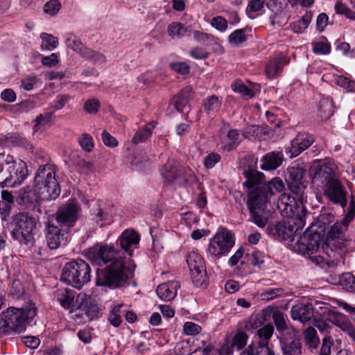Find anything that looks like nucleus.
I'll list each match as a JSON object with an SVG mask.
<instances>
[{"label":"nucleus","mask_w":355,"mask_h":355,"mask_svg":"<svg viewBox=\"0 0 355 355\" xmlns=\"http://www.w3.org/2000/svg\"><path fill=\"white\" fill-rule=\"evenodd\" d=\"M58 301L65 309H69L73 306L74 292L68 288L58 289L56 293Z\"/></svg>","instance_id":"obj_31"},{"label":"nucleus","mask_w":355,"mask_h":355,"mask_svg":"<svg viewBox=\"0 0 355 355\" xmlns=\"http://www.w3.org/2000/svg\"><path fill=\"white\" fill-rule=\"evenodd\" d=\"M284 155L281 151H272L266 154L261 159V168L264 171H272L281 166Z\"/></svg>","instance_id":"obj_26"},{"label":"nucleus","mask_w":355,"mask_h":355,"mask_svg":"<svg viewBox=\"0 0 355 355\" xmlns=\"http://www.w3.org/2000/svg\"><path fill=\"white\" fill-rule=\"evenodd\" d=\"M336 83L339 86L347 89L349 92L355 91V82L349 80L347 77L343 76H339L336 80Z\"/></svg>","instance_id":"obj_59"},{"label":"nucleus","mask_w":355,"mask_h":355,"mask_svg":"<svg viewBox=\"0 0 355 355\" xmlns=\"http://www.w3.org/2000/svg\"><path fill=\"white\" fill-rule=\"evenodd\" d=\"M245 327L248 330H252L253 332L255 330L256 334L259 339L258 345L263 344L266 342L268 345L269 340L270 339L274 332V327L272 324H268L263 327L259 328L257 322L252 323V321L246 324Z\"/></svg>","instance_id":"obj_25"},{"label":"nucleus","mask_w":355,"mask_h":355,"mask_svg":"<svg viewBox=\"0 0 355 355\" xmlns=\"http://www.w3.org/2000/svg\"><path fill=\"white\" fill-rule=\"evenodd\" d=\"M193 37L198 42L204 45H207L213 39V36L211 34L205 33L199 31H195L193 32Z\"/></svg>","instance_id":"obj_60"},{"label":"nucleus","mask_w":355,"mask_h":355,"mask_svg":"<svg viewBox=\"0 0 355 355\" xmlns=\"http://www.w3.org/2000/svg\"><path fill=\"white\" fill-rule=\"evenodd\" d=\"M180 287V284L178 282L171 281L159 284L156 289V293L162 300L171 301L177 295L178 289Z\"/></svg>","instance_id":"obj_24"},{"label":"nucleus","mask_w":355,"mask_h":355,"mask_svg":"<svg viewBox=\"0 0 355 355\" xmlns=\"http://www.w3.org/2000/svg\"><path fill=\"white\" fill-rule=\"evenodd\" d=\"M263 258V253L259 250H253L251 253H247L245 257L248 262L254 267H258L259 268H261L264 263Z\"/></svg>","instance_id":"obj_46"},{"label":"nucleus","mask_w":355,"mask_h":355,"mask_svg":"<svg viewBox=\"0 0 355 355\" xmlns=\"http://www.w3.org/2000/svg\"><path fill=\"white\" fill-rule=\"evenodd\" d=\"M93 219H95L96 222L105 221L108 219V213L105 211L103 207L98 205L97 208L93 210L92 213Z\"/></svg>","instance_id":"obj_63"},{"label":"nucleus","mask_w":355,"mask_h":355,"mask_svg":"<svg viewBox=\"0 0 355 355\" xmlns=\"http://www.w3.org/2000/svg\"><path fill=\"white\" fill-rule=\"evenodd\" d=\"M168 34L173 38H182L191 33L190 26H186L185 24L175 21L172 22L168 26L167 28Z\"/></svg>","instance_id":"obj_30"},{"label":"nucleus","mask_w":355,"mask_h":355,"mask_svg":"<svg viewBox=\"0 0 355 355\" xmlns=\"http://www.w3.org/2000/svg\"><path fill=\"white\" fill-rule=\"evenodd\" d=\"M37 222L38 219L28 212H19L16 214L12 220V238L20 244L33 246Z\"/></svg>","instance_id":"obj_6"},{"label":"nucleus","mask_w":355,"mask_h":355,"mask_svg":"<svg viewBox=\"0 0 355 355\" xmlns=\"http://www.w3.org/2000/svg\"><path fill=\"white\" fill-rule=\"evenodd\" d=\"M221 103L219 101L218 97L212 95L207 97L203 103V110L207 114L209 115L217 112L220 107Z\"/></svg>","instance_id":"obj_37"},{"label":"nucleus","mask_w":355,"mask_h":355,"mask_svg":"<svg viewBox=\"0 0 355 355\" xmlns=\"http://www.w3.org/2000/svg\"><path fill=\"white\" fill-rule=\"evenodd\" d=\"M248 339V336L246 333L238 331L232 338L231 347L239 351L246 345Z\"/></svg>","instance_id":"obj_44"},{"label":"nucleus","mask_w":355,"mask_h":355,"mask_svg":"<svg viewBox=\"0 0 355 355\" xmlns=\"http://www.w3.org/2000/svg\"><path fill=\"white\" fill-rule=\"evenodd\" d=\"M80 309L83 310L89 320L98 318L101 315V311L98 306L91 300L87 299L84 303L80 305Z\"/></svg>","instance_id":"obj_35"},{"label":"nucleus","mask_w":355,"mask_h":355,"mask_svg":"<svg viewBox=\"0 0 355 355\" xmlns=\"http://www.w3.org/2000/svg\"><path fill=\"white\" fill-rule=\"evenodd\" d=\"M318 110L322 119H329L333 114L332 103L327 99L320 101Z\"/></svg>","instance_id":"obj_51"},{"label":"nucleus","mask_w":355,"mask_h":355,"mask_svg":"<svg viewBox=\"0 0 355 355\" xmlns=\"http://www.w3.org/2000/svg\"><path fill=\"white\" fill-rule=\"evenodd\" d=\"M245 31L246 28H241L233 31L229 36V42L235 45H238L245 42L247 40Z\"/></svg>","instance_id":"obj_48"},{"label":"nucleus","mask_w":355,"mask_h":355,"mask_svg":"<svg viewBox=\"0 0 355 355\" xmlns=\"http://www.w3.org/2000/svg\"><path fill=\"white\" fill-rule=\"evenodd\" d=\"M135 268L132 259L119 258L96 270V284L110 288H121L133 277Z\"/></svg>","instance_id":"obj_4"},{"label":"nucleus","mask_w":355,"mask_h":355,"mask_svg":"<svg viewBox=\"0 0 355 355\" xmlns=\"http://www.w3.org/2000/svg\"><path fill=\"white\" fill-rule=\"evenodd\" d=\"M100 107V102L96 98L87 100L84 104V110L89 114H96Z\"/></svg>","instance_id":"obj_57"},{"label":"nucleus","mask_w":355,"mask_h":355,"mask_svg":"<svg viewBox=\"0 0 355 355\" xmlns=\"http://www.w3.org/2000/svg\"><path fill=\"white\" fill-rule=\"evenodd\" d=\"M286 171L288 187L290 191L293 194L298 195L300 200L306 199V196L304 194L306 184L303 180L306 169L303 166L297 164L289 166Z\"/></svg>","instance_id":"obj_15"},{"label":"nucleus","mask_w":355,"mask_h":355,"mask_svg":"<svg viewBox=\"0 0 355 355\" xmlns=\"http://www.w3.org/2000/svg\"><path fill=\"white\" fill-rule=\"evenodd\" d=\"M314 141L313 135L306 132L298 133L291 141V146L286 148V154L289 158L295 157L311 146Z\"/></svg>","instance_id":"obj_20"},{"label":"nucleus","mask_w":355,"mask_h":355,"mask_svg":"<svg viewBox=\"0 0 355 355\" xmlns=\"http://www.w3.org/2000/svg\"><path fill=\"white\" fill-rule=\"evenodd\" d=\"M315 227V225H309L302 235L297 236L296 241L295 237L291 239L292 245L295 251L309 254H312L318 251L325 235L320 234Z\"/></svg>","instance_id":"obj_9"},{"label":"nucleus","mask_w":355,"mask_h":355,"mask_svg":"<svg viewBox=\"0 0 355 355\" xmlns=\"http://www.w3.org/2000/svg\"><path fill=\"white\" fill-rule=\"evenodd\" d=\"M36 315L37 307L31 301L21 308H8L0 313V336L24 332Z\"/></svg>","instance_id":"obj_3"},{"label":"nucleus","mask_w":355,"mask_h":355,"mask_svg":"<svg viewBox=\"0 0 355 355\" xmlns=\"http://www.w3.org/2000/svg\"><path fill=\"white\" fill-rule=\"evenodd\" d=\"M304 201H306V199L300 200L298 195L291 196L284 193L279 198L277 206L284 218L295 220L299 217L306 221V217L309 216L311 214L304 207Z\"/></svg>","instance_id":"obj_8"},{"label":"nucleus","mask_w":355,"mask_h":355,"mask_svg":"<svg viewBox=\"0 0 355 355\" xmlns=\"http://www.w3.org/2000/svg\"><path fill=\"white\" fill-rule=\"evenodd\" d=\"M306 224V221L301 218L297 219H287L277 223L275 225H268L267 232L269 235L279 241H286L293 237L297 238V230L302 229Z\"/></svg>","instance_id":"obj_11"},{"label":"nucleus","mask_w":355,"mask_h":355,"mask_svg":"<svg viewBox=\"0 0 355 355\" xmlns=\"http://www.w3.org/2000/svg\"><path fill=\"white\" fill-rule=\"evenodd\" d=\"M333 345L331 336H325L320 350V355H330L331 347Z\"/></svg>","instance_id":"obj_64"},{"label":"nucleus","mask_w":355,"mask_h":355,"mask_svg":"<svg viewBox=\"0 0 355 355\" xmlns=\"http://www.w3.org/2000/svg\"><path fill=\"white\" fill-rule=\"evenodd\" d=\"M234 245V239L232 233L227 229L221 227L210 240L207 251L212 256L220 257L227 254Z\"/></svg>","instance_id":"obj_12"},{"label":"nucleus","mask_w":355,"mask_h":355,"mask_svg":"<svg viewBox=\"0 0 355 355\" xmlns=\"http://www.w3.org/2000/svg\"><path fill=\"white\" fill-rule=\"evenodd\" d=\"M336 166L333 159L326 158L323 160H316L315 164L310 168L309 175L313 180L320 181L325 184L327 182L337 179L336 178Z\"/></svg>","instance_id":"obj_14"},{"label":"nucleus","mask_w":355,"mask_h":355,"mask_svg":"<svg viewBox=\"0 0 355 355\" xmlns=\"http://www.w3.org/2000/svg\"><path fill=\"white\" fill-rule=\"evenodd\" d=\"M121 253V250L115 248L113 245L101 243L89 248L85 255L93 265L106 266L114 260L123 258Z\"/></svg>","instance_id":"obj_10"},{"label":"nucleus","mask_w":355,"mask_h":355,"mask_svg":"<svg viewBox=\"0 0 355 355\" xmlns=\"http://www.w3.org/2000/svg\"><path fill=\"white\" fill-rule=\"evenodd\" d=\"M220 159V156L216 153H211L207 155L204 159V165L207 168H213Z\"/></svg>","instance_id":"obj_62"},{"label":"nucleus","mask_w":355,"mask_h":355,"mask_svg":"<svg viewBox=\"0 0 355 355\" xmlns=\"http://www.w3.org/2000/svg\"><path fill=\"white\" fill-rule=\"evenodd\" d=\"M333 241H327L326 238L325 241L322 245V251L330 258H334L336 252H342L345 250V245L344 243L338 242L336 243Z\"/></svg>","instance_id":"obj_32"},{"label":"nucleus","mask_w":355,"mask_h":355,"mask_svg":"<svg viewBox=\"0 0 355 355\" xmlns=\"http://www.w3.org/2000/svg\"><path fill=\"white\" fill-rule=\"evenodd\" d=\"M61 280L80 289L91 280V268L83 259L67 262L62 270Z\"/></svg>","instance_id":"obj_7"},{"label":"nucleus","mask_w":355,"mask_h":355,"mask_svg":"<svg viewBox=\"0 0 355 355\" xmlns=\"http://www.w3.org/2000/svg\"><path fill=\"white\" fill-rule=\"evenodd\" d=\"M272 320L276 327V329L279 333L278 338L282 336L284 334H286L292 328H289L288 327L284 318V314L279 311H276L272 313Z\"/></svg>","instance_id":"obj_36"},{"label":"nucleus","mask_w":355,"mask_h":355,"mask_svg":"<svg viewBox=\"0 0 355 355\" xmlns=\"http://www.w3.org/2000/svg\"><path fill=\"white\" fill-rule=\"evenodd\" d=\"M279 340L282 355H302L300 336L297 329L291 328Z\"/></svg>","instance_id":"obj_17"},{"label":"nucleus","mask_w":355,"mask_h":355,"mask_svg":"<svg viewBox=\"0 0 355 355\" xmlns=\"http://www.w3.org/2000/svg\"><path fill=\"white\" fill-rule=\"evenodd\" d=\"M284 290L282 288H268L262 294L261 296L264 300H271L277 297H280L284 295Z\"/></svg>","instance_id":"obj_58"},{"label":"nucleus","mask_w":355,"mask_h":355,"mask_svg":"<svg viewBox=\"0 0 355 355\" xmlns=\"http://www.w3.org/2000/svg\"><path fill=\"white\" fill-rule=\"evenodd\" d=\"M42 40L41 48L44 50L53 51L58 45V39L51 34L42 33L40 35Z\"/></svg>","instance_id":"obj_41"},{"label":"nucleus","mask_w":355,"mask_h":355,"mask_svg":"<svg viewBox=\"0 0 355 355\" xmlns=\"http://www.w3.org/2000/svg\"><path fill=\"white\" fill-rule=\"evenodd\" d=\"M291 314L293 320L305 324L313 317V308L311 304H297L293 306Z\"/></svg>","instance_id":"obj_22"},{"label":"nucleus","mask_w":355,"mask_h":355,"mask_svg":"<svg viewBox=\"0 0 355 355\" xmlns=\"http://www.w3.org/2000/svg\"><path fill=\"white\" fill-rule=\"evenodd\" d=\"M155 127V122L153 121L146 124L142 129L136 132L132 139V141L135 144L144 142L152 135V131Z\"/></svg>","instance_id":"obj_33"},{"label":"nucleus","mask_w":355,"mask_h":355,"mask_svg":"<svg viewBox=\"0 0 355 355\" xmlns=\"http://www.w3.org/2000/svg\"><path fill=\"white\" fill-rule=\"evenodd\" d=\"M44 231L47 245L51 250L58 249L62 244L66 243L70 233L66 230L62 231V228L50 218L45 223Z\"/></svg>","instance_id":"obj_16"},{"label":"nucleus","mask_w":355,"mask_h":355,"mask_svg":"<svg viewBox=\"0 0 355 355\" xmlns=\"http://www.w3.org/2000/svg\"><path fill=\"white\" fill-rule=\"evenodd\" d=\"M79 207L72 203L66 204L60 207L55 214L48 217L53 220L55 223L62 228V231L67 230L71 232L78 218Z\"/></svg>","instance_id":"obj_13"},{"label":"nucleus","mask_w":355,"mask_h":355,"mask_svg":"<svg viewBox=\"0 0 355 355\" xmlns=\"http://www.w3.org/2000/svg\"><path fill=\"white\" fill-rule=\"evenodd\" d=\"M192 89L191 87H184L177 95L174 96L171 103L179 112H183V109L188 105L191 96Z\"/></svg>","instance_id":"obj_27"},{"label":"nucleus","mask_w":355,"mask_h":355,"mask_svg":"<svg viewBox=\"0 0 355 355\" xmlns=\"http://www.w3.org/2000/svg\"><path fill=\"white\" fill-rule=\"evenodd\" d=\"M187 263L190 272L206 268L203 258L196 252H191L187 257Z\"/></svg>","instance_id":"obj_34"},{"label":"nucleus","mask_w":355,"mask_h":355,"mask_svg":"<svg viewBox=\"0 0 355 355\" xmlns=\"http://www.w3.org/2000/svg\"><path fill=\"white\" fill-rule=\"evenodd\" d=\"M303 334L306 344L309 347L315 349L320 343L316 330L313 327H308L304 329Z\"/></svg>","instance_id":"obj_40"},{"label":"nucleus","mask_w":355,"mask_h":355,"mask_svg":"<svg viewBox=\"0 0 355 355\" xmlns=\"http://www.w3.org/2000/svg\"><path fill=\"white\" fill-rule=\"evenodd\" d=\"M78 142L81 148L87 152H91L94 148L92 137L89 134H83Z\"/></svg>","instance_id":"obj_56"},{"label":"nucleus","mask_w":355,"mask_h":355,"mask_svg":"<svg viewBox=\"0 0 355 355\" xmlns=\"http://www.w3.org/2000/svg\"><path fill=\"white\" fill-rule=\"evenodd\" d=\"M53 113V111L46 112L38 115L35 120V124L33 128L35 131L38 130L42 126H44L49 123L51 121Z\"/></svg>","instance_id":"obj_52"},{"label":"nucleus","mask_w":355,"mask_h":355,"mask_svg":"<svg viewBox=\"0 0 355 355\" xmlns=\"http://www.w3.org/2000/svg\"><path fill=\"white\" fill-rule=\"evenodd\" d=\"M164 181L171 185L182 186L187 183L183 170L179 167V164L174 159H168L160 170Z\"/></svg>","instance_id":"obj_19"},{"label":"nucleus","mask_w":355,"mask_h":355,"mask_svg":"<svg viewBox=\"0 0 355 355\" xmlns=\"http://www.w3.org/2000/svg\"><path fill=\"white\" fill-rule=\"evenodd\" d=\"M313 51L318 55H327L331 52V45L329 42H316L312 43Z\"/></svg>","instance_id":"obj_54"},{"label":"nucleus","mask_w":355,"mask_h":355,"mask_svg":"<svg viewBox=\"0 0 355 355\" xmlns=\"http://www.w3.org/2000/svg\"><path fill=\"white\" fill-rule=\"evenodd\" d=\"M79 55L85 60L93 64H102L106 62V58L103 53L85 46L82 47Z\"/></svg>","instance_id":"obj_28"},{"label":"nucleus","mask_w":355,"mask_h":355,"mask_svg":"<svg viewBox=\"0 0 355 355\" xmlns=\"http://www.w3.org/2000/svg\"><path fill=\"white\" fill-rule=\"evenodd\" d=\"M10 292L17 298L20 297L24 294V286L20 280L15 279L12 282Z\"/></svg>","instance_id":"obj_61"},{"label":"nucleus","mask_w":355,"mask_h":355,"mask_svg":"<svg viewBox=\"0 0 355 355\" xmlns=\"http://www.w3.org/2000/svg\"><path fill=\"white\" fill-rule=\"evenodd\" d=\"M334 219L335 216L332 213L324 212L318 216L315 223L312 222L310 225L316 226V230L325 235L327 230L329 229L330 224L334 222Z\"/></svg>","instance_id":"obj_29"},{"label":"nucleus","mask_w":355,"mask_h":355,"mask_svg":"<svg viewBox=\"0 0 355 355\" xmlns=\"http://www.w3.org/2000/svg\"><path fill=\"white\" fill-rule=\"evenodd\" d=\"M349 223L350 222L347 221L345 218H343L342 220L339 222H334V224L329 227V229L325 233L327 241H346L347 239L345 236V232L347 230Z\"/></svg>","instance_id":"obj_23"},{"label":"nucleus","mask_w":355,"mask_h":355,"mask_svg":"<svg viewBox=\"0 0 355 355\" xmlns=\"http://www.w3.org/2000/svg\"><path fill=\"white\" fill-rule=\"evenodd\" d=\"M61 4L58 0H51L46 2L44 6V11L50 15H55L60 10Z\"/></svg>","instance_id":"obj_55"},{"label":"nucleus","mask_w":355,"mask_h":355,"mask_svg":"<svg viewBox=\"0 0 355 355\" xmlns=\"http://www.w3.org/2000/svg\"><path fill=\"white\" fill-rule=\"evenodd\" d=\"M193 283L197 287H206L207 286V278L206 268L200 270L191 272Z\"/></svg>","instance_id":"obj_42"},{"label":"nucleus","mask_w":355,"mask_h":355,"mask_svg":"<svg viewBox=\"0 0 355 355\" xmlns=\"http://www.w3.org/2000/svg\"><path fill=\"white\" fill-rule=\"evenodd\" d=\"M324 193L331 202L340 205L345 209L347 202V192L340 180L337 178L331 180L330 182H327L324 184Z\"/></svg>","instance_id":"obj_18"},{"label":"nucleus","mask_w":355,"mask_h":355,"mask_svg":"<svg viewBox=\"0 0 355 355\" xmlns=\"http://www.w3.org/2000/svg\"><path fill=\"white\" fill-rule=\"evenodd\" d=\"M340 284L346 291L355 292V277L350 273L343 275L340 279Z\"/></svg>","instance_id":"obj_49"},{"label":"nucleus","mask_w":355,"mask_h":355,"mask_svg":"<svg viewBox=\"0 0 355 355\" xmlns=\"http://www.w3.org/2000/svg\"><path fill=\"white\" fill-rule=\"evenodd\" d=\"M239 136L240 135L238 130H230L227 134V137L229 141L225 146V150H227V151H230L236 148L240 143Z\"/></svg>","instance_id":"obj_45"},{"label":"nucleus","mask_w":355,"mask_h":355,"mask_svg":"<svg viewBox=\"0 0 355 355\" xmlns=\"http://www.w3.org/2000/svg\"><path fill=\"white\" fill-rule=\"evenodd\" d=\"M34 182V189L28 186L18 191L16 202L42 213L40 202L55 200L60 194L55 169L49 164L40 166L35 175Z\"/></svg>","instance_id":"obj_2"},{"label":"nucleus","mask_w":355,"mask_h":355,"mask_svg":"<svg viewBox=\"0 0 355 355\" xmlns=\"http://www.w3.org/2000/svg\"><path fill=\"white\" fill-rule=\"evenodd\" d=\"M247 180L243 183L250 191L248 193L246 205L249 210L248 221L263 228L268 223L271 211L268 209L270 196L282 191L284 184L279 178H274L262 184L263 173L256 171L252 166H248L243 173Z\"/></svg>","instance_id":"obj_1"},{"label":"nucleus","mask_w":355,"mask_h":355,"mask_svg":"<svg viewBox=\"0 0 355 355\" xmlns=\"http://www.w3.org/2000/svg\"><path fill=\"white\" fill-rule=\"evenodd\" d=\"M139 241V234L134 230L127 229L121 233L116 241V243L120 245L124 252L132 257L134 250L138 248Z\"/></svg>","instance_id":"obj_21"},{"label":"nucleus","mask_w":355,"mask_h":355,"mask_svg":"<svg viewBox=\"0 0 355 355\" xmlns=\"http://www.w3.org/2000/svg\"><path fill=\"white\" fill-rule=\"evenodd\" d=\"M323 314L327 316V320L329 322H332L336 326L340 327L344 324L345 319V315L337 311L329 308H325Z\"/></svg>","instance_id":"obj_39"},{"label":"nucleus","mask_w":355,"mask_h":355,"mask_svg":"<svg viewBox=\"0 0 355 355\" xmlns=\"http://www.w3.org/2000/svg\"><path fill=\"white\" fill-rule=\"evenodd\" d=\"M66 45L68 48L72 49L73 51L80 53V49L84 46L81 40L74 34L69 33L67 35Z\"/></svg>","instance_id":"obj_47"},{"label":"nucleus","mask_w":355,"mask_h":355,"mask_svg":"<svg viewBox=\"0 0 355 355\" xmlns=\"http://www.w3.org/2000/svg\"><path fill=\"white\" fill-rule=\"evenodd\" d=\"M284 64L280 59H275L270 62L266 66V72L269 78H275L282 71Z\"/></svg>","instance_id":"obj_43"},{"label":"nucleus","mask_w":355,"mask_h":355,"mask_svg":"<svg viewBox=\"0 0 355 355\" xmlns=\"http://www.w3.org/2000/svg\"><path fill=\"white\" fill-rule=\"evenodd\" d=\"M288 17L286 12L282 9L281 11L273 12V15L270 17V23L272 25L279 26L285 25L288 21Z\"/></svg>","instance_id":"obj_50"},{"label":"nucleus","mask_w":355,"mask_h":355,"mask_svg":"<svg viewBox=\"0 0 355 355\" xmlns=\"http://www.w3.org/2000/svg\"><path fill=\"white\" fill-rule=\"evenodd\" d=\"M28 176L26 163L10 154L0 153V187H15Z\"/></svg>","instance_id":"obj_5"},{"label":"nucleus","mask_w":355,"mask_h":355,"mask_svg":"<svg viewBox=\"0 0 355 355\" xmlns=\"http://www.w3.org/2000/svg\"><path fill=\"white\" fill-rule=\"evenodd\" d=\"M232 88L234 92L240 94L245 98H250L254 96L253 92L243 83H235L232 85Z\"/></svg>","instance_id":"obj_53"},{"label":"nucleus","mask_w":355,"mask_h":355,"mask_svg":"<svg viewBox=\"0 0 355 355\" xmlns=\"http://www.w3.org/2000/svg\"><path fill=\"white\" fill-rule=\"evenodd\" d=\"M124 307L123 304L115 305L111 309L109 315L108 320L110 323L114 327H118L122 322L121 314L123 313L122 309Z\"/></svg>","instance_id":"obj_38"}]
</instances>
